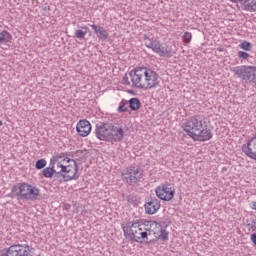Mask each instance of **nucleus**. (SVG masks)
<instances>
[{
  "label": "nucleus",
  "mask_w": 256,
  "mask_h": 256,
  "mask_svg": "<svg viewBox=\"0 0 256 256\" xmlns=\"http://www.w3.org/2000/svg\"><path fill=\"white\" fill-rule=\"evenodd\" d=\"M144 43L147 49H151L159 57L171 58L175 55V49H173V44H161L157 39H150L149 36L144 35Z\"/></svg>",
  "instance_id": "0eeeda50"
},
{
  "label": "nucleus",
  "mask_w": 256,
  "mask_h": 256,
  "mask_svg": "<svg viewBox=\"0 0 256 256\" xmlns=\"http://www.w3.org/2000/svg\"><path fill=\"white\" fill-rule=\"evenodd\" d=\"M185 137L198 143H206L213 139V130L209 126L207 119L199 116H190L186 118L181 125Z\"/></svg>",
  "instance_id": "f03ea898"
},
{
  "label": "nucleus",
  "mask_w": 256,
  "mask_h": 256,
  "mask_svg": "<svg viewBox=\"0 0 256 256\" xmlns=\"http://www.w3.org/2000/svg\"><path fill=\"white\" fill-rule=\"evenodd\" d=\"M51 167L43 170L46 179H51L54 173L60 175L64 182L77 181L79 179V165L75 159L68 157L67 154L55 153L50 159Z\"/></svg>",
  "instance_id": "f257e3e1"
},
{
  "label": "nucleus",
  "mask_w": 256,
  "mask_h": 256,
  "mask_svg": "<svg viewBox=\"0 0 256 256\" xmlns=\"http://www.w3.org/2000/svg\"><path fill=\"white\" fill-rule=\"evenodd\" d=\"M83 30H76L75 31V37L76 39H85V35H87V31H89V28L87 26L83 27Z\"/></svg>",
  "instance_id": "aec40b11"
},
{
  "label": "nucleus",
  "mask_w": 256,
  "mask_h": 256,
  "mask_svg": "<svg viewBox=\"0 0 256 256\" xmlns=\"http://www.w3.org/2000/svg\"><path fill=\"white\" fill-rule=\"evenodd\" d=\"M122 84L123 85H131V80H129V76H124L122 78Z\"/></svg>",
  "instance_id": "a878e982"
},
{
  "label": "nucleus",
  "mask_w": 256,
  "mask_h": 256,
  "mask_svg": "<svg viewBox=\"0 0 256 256\" xmlns=\"http://www.w3.org/2000/svg\"><path fill=\"white\" fill-rule=\"evenodd\" d=\"M130 109L132 111H139L141 109V101L138 98H131L129 100Z\"/></svg>",
  "instance_id": "6ab92c4d"
},
{
  "label": "nucleus",
  "mask_w": 256,
  "mask_h": 256,
  "mask_svg": "<svg viewBox=\"0 0 256 256\" xmlns=\"http://www.w3.org/2000/svg\"><path fill=\"white\" fill-rule=\"evenodd\" d=\"M13 41V35L8 31L4 30L0 32V45H7Z\"/></svg>",
  "instance_id": "a211bd4d"
},
{
  "label": "nucleus",
  "mask_w": 256,
  "mask_h": 256,
  "mask_svg": "<svg viewBox=\"0 0 256 256\" xmlns=\"http://www.w3.org/2000/svg\"><path fill=\"white\" fill-rule=\"evenodd\" d=\"M155 195L160 201H173L175 197V186L169 182L162 183L156 187Z\"/></svg>",
  "instance_id": "f8f14e48"
},
{
  "label": "nucleus",
  "mask_w": 256,
  "mask_h": 256,
  "mask_svg": "<svg viewBox=\"0 0 256 256\" xmlns=\"http://www.w3.org/2000/svg\"><path fill=\"white\" fill-rule=\"evenodd\" d=\"M0 256H35V248L27 244H13L0 250Z\"/></svg>",
  "instance_id": "1a4fd4ad"
},
{
  "label": "nucleus",
  "mask_w": 256,
  "mask_h": 256,
  "mask_svg": "<svg viewBox=\"0 0 256 256\" xmlns=\"http://www.w3.org/2000/svg\"><path fill=\"white\" fill-rule=\"evenodd\" d=\"M232 73L244 83L256 85V66L242 65L231 69Z\"/></svg>",
  "instance_id": "6e6552de"
},
{
  "label": "nucleus",
  "mask_w": 256,
  "mask_h": 256,
  "mask_svg": "<svg viewBox=\"0 0 256 256\" xmlns=\"http://www.w3.org/2000/svg\"><path fill=\"white\" fill-rule=\"evenodd\" d=\"M12 193L26 201H37L41 197V190L29 183H18L12 188Z\"/></svg>",
  "instance_id": "423d86ee"
},
{
  "label": "nucleus",
  "mask_w": 256,
  "mask_h": 256,
  "mask_svg": "<svg viewBox=\"0 0 256 256\" xmlns=\"http://www.w3.org/2000/svg\"><path fill=\"white\" fill-rule=\"evenodd\" d=\"M3 125V121L0 120V127Z\"/></svg>",
  "instance_id": "cd10ccee"
},
{
  "label": "nucleus",
  "mask_w": 256,
  "mask_h": 256,
  "mask_svg": "<svg viewBox=\"0 0 256 256\" xmlns=\"http://www.w3.org/2000/svg\"><path fill=\"white\" fill-rule=\"evenodd\" d=\"M235 5H240L239 9L248 13H256V0H226Z\"/></svg>",
  "instance_id": "ddd939ff"
},
{
  "label": "nucleus",
  "mask_w": 256,
  "mask_h": 256,
  "mask_svg": "<svg viewBox=\"0 0 256 256\" xmlns=\"http://www.w3.org/2000/svg\"><path fill=\"white\" fill-rule=\"evenodd\" d=\"M141 179H143V169H140L139 166L127 167L122 172V181L128 185L139 183Z\"/></svg>",
  "instance_id": "9b49d317"
},
{
  "label": "nucleus",
  "mask_w": 256,
  "mask_h": 256,
  "mask_svg": "<svg viewBox=\"0 0 256 256\" xmlns=\"http://www.w3.org/2000/svg\"><path fill=\"white\" fill-rule=\"evenodd\" d=\"M242 151L247 155V157L256 161V135L242 146Z\"/></svg>",
  "instance_id": "2eb2a0df"
},
{
  "label": "nucleus",
  "mask_w": 256,
  "mask_h": 256,
  "mask_svg": "<svg viewBox=\"0 0 256 256\" xmlns=\"http://www.w3.org/2000/svg\"><path fill=\"white\" fill-rule=\"evenodd\" d=\"M238 57L240 59H248L250 57L249 53L245 52V51H239L238 52Z\"/></svg>",
  "instance_id": "393cba45"
},
{
  "label": "nucleus",
  "mask_w": 256,
  "mask_h": 256,
  "mask_svg": "<svg viewBox=\"0 0 256 256\" xmlns=\"http://www.w3.org/2000/svg\"><path fill=\"white\" fill-rule=\"evenodd\" d=\"M183 43H191V40L193 39V35L191 32H185L182 36Z\"/></svg>",
  "instance_id": "b1692460"
},
{
  "label": "nucleus",
  "mask_w": 256,
  "mask_h": 256,
  "mask_svg": "<svg viewBox=\"0 0 256 256\" xmlns=\"http://www.w3.org/2000/svg\"><path fill=\"white\" fill-rule=\"evenodd\" d=\"M91 28L93 29L96 37H98V39H100V41H105L107 39H109V32H107V30H105V28L92 24Z\"/></svg>",
  "instance_id": "f3484780"
},
{
  "label": "nucleus",
  "mask_w": 256,
  "mask_h": 256,
  "mask_svg": "<svg viewBox=\"0 0 256 256\" xmlns=\"http://www.w3.org/2000/svg\"><path fill=\"white\" fill-rule=\"evenodd\" d=\"M95 135L99 141H106V143L115 145L124 139L125 130L121 126L104 123L96 126Z\"/></svg>",
  "instance_id": "20e7f679"
},
{
  "label": "nucleus",
  "mask_w": 256,
  "mask_h": 256,
  "mask_svg": "<svg viewBox=\"0 0 256 256\" xmlns=\"http://www.w3.org/2000/svg\"><path fill=\"white\" fill-rule=\"evenodd\" d=\"M252 243H254V245H256V234H252L250 237Z\"/></svg>",
  "instance_id": "bb28decb"
},
{
  "label": "nucleus",
  "mask_w": 256,
  "mask_h": 256,
  "mask_svg": "<svg viewBox=\"0 0 256 256\" xmlns=\"http://www.w3.org/2000/svg\"><path fill=\"white\" fill-rule=\"evenodd\" d=\"M36 169H44V167H47V160L40 159L35 164Z\"/></svg>",
  "instance_id": "5701e85b"
},
{
  "label": "nucleus",
  "mask_w": 256,
  "mask_h": 256,
  "mask_svg": "<svg viewBox=\"0 0 256 256\" xmlns=\"http://www.w3.org/2000/svg\"><path fill=\"white\" fill-rule=\"evenodd\" d=\"M240 49H242V51H251V49H253V45L251 44V42L248 41H243L239 44Z\"/></svg>",
  "instance_id": "412c9836"
},
{
  "label": "nucleus",
  "mask_w": 256,
  "mask_h": 256,
  "mask_svg": "<svg viewBox=\"0 0 256 256\" xmlns=\"http://www.w3.org/2000/svg\"><path fill=\"white\" fill-rule=\"evenodd\" d=\"M144 209L147 215H155L161 209V202L157 198H153L145 203Z\"/></svg>",
  "instance_id": "dca6fc26"
},
{
  "label": "nucleus",
  "mask_w": 256,
  "mask_h": 256,
  "mask_svg": "<svg viewBox=\"0 0 256 256\" xmlns=\"http://www.w3.org/2000/svg\"><path fill=\"white\" fill-rule=\"evenodd\" d=\"M117 111H118L119 113H127L128 108H127V101H126V100H122V101L119 103V107H118Z\"/></svg>",
  "instance_id": "4be33fe9"
},
{
  "label": "nucleus",
  "mask_w": 256,
  "mask_h": 256,
  "mask_svg": "<svg viewBox=\"0 0 256 256\" xmlns=\"http://www.w3.org/2000/svg\"><path fill=\"white\" fill-rule=\"evenodd\" d=\"M129 77L132 86L142 91L157 89L160 84L157 71L145 66H137L130 70Z\"/></svg>",
  "instance_id": "7ed1b4c3"
},
{
  "label": "nucleus",
  "mask_w": 256,
  "mask_h": 256,
  "mask_svg": "<svg viewBox=\"0 0 256 256\" xmlns=\"http://www.w3.org/2000/svg\"><path fill=\"white\" fill-rule=\"evenodd\" d=\"M149 237L153 240L169 241V233L156 221L147 222V239Z\"/></svg>",
  "instance_id": "9d476101"
},
{
  "label": "nucleus",
  "mask_w": 256,
  "mask_h": 256,
  "mask_svg": "<svg viewBox=\"0 0 256 256\" xmlns=\"http://www.w3.org/2000/svg\"><path fill=\"white\" fill-rule=\"evenodd\" d=\"M93 127L91 126V122L87 119L79 120L76 124V131L80 137H89L91 135Z\"/></svg>",
  "instance_id": "4468645a"
},
{
  "label": "nucleus",
  "mask_w": 256,
  "mask_h": 256,
  "mask_svg": "<svg viewBox=\"0 0 256 256\" xmlns=\"http://www.w3.org/2000/svg\"><path fill=\"white\" fill-rule=\"evenodd\" d=\"M122 229L124 231L125 237L131 241L140 243L141 241H145V239H147V222L128 223L122 226Z\"/></svg>",
  "instance_id": "39448f33"
}]
</instances>
